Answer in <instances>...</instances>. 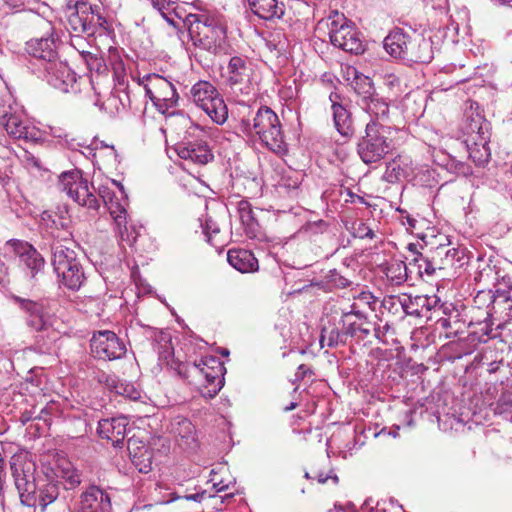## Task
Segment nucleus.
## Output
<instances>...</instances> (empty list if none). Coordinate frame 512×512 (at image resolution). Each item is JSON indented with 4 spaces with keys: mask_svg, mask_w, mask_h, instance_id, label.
Instances as JSON below:
<instances>
[{
    "mask_svg": "<svg viewBox=\"0 0 512 512\" xmlns=\"http://www.w3.org/2000/svg\"><path fill=\"white\" fill-rule=\"evenodd\" d=\"M146 95L150 98L156 110L161 114H168L175 109L179 95L175 86L168 79L159 74H148L141 81Z\"/></svg>",
    "mask_w": 512,
    "mask_h": 512,
    "instance_id": "nucleus-8",
    "label": "nucleus"
},
{
    "mask_svg": "<svg viewBox=\"0 0 512 512\" xmlns=\"http://www.w3.org/2000/svg\"><path fill=\"white\" fill-rule=\"evenodd\" d=\"M178 156L195 164L205 165L213 159V154L205 142L178 144L175 148Z\"/></svg>",
    "mask_w": 512,
    "mask_h": 512,
    "instance_id": "nucleus-24",
    "label": "nucleus"
},
{
    "mask_svg": "<svg viewBox=\"0 0 512 512\" xmlns=\"http://www.w3.org/2000/svg\"><path fill=\"white\" fill-rule=\"evenodd\" d=\"M84 57L91 69L95 68L97 71H100L105 66L101 58L92 55L90 52H87Z\"/></svg>",
    "mask_w": 512,
    "mask_h": 512,
    "instance_id": "nucleus-58",
    "label": "nucleus"
},
{
    "mask_svg": "<svg viewBox=\"0 0 512 512\" xmlns=\"http://www.w3.org/2000/svg\"><path fill=\"white\" fill-rule=\"evenodd\" d=\"M127 235H129L132 238V240H128V238L125 239L123 237H120L121 240L127 242L129 245H133L137 241L139 233H138V231L136 230V228L134 226H132V225L128 226L127 225Z\"/></svg>",
    "mask_w": 512,
    "mask_h": 512,
    "instance_id": "nucleus-62",
    "label": "nucleus"
},
{
    "mask_svg": "<svg viewBox=\"0 0 512 512\" xmlns=\"http://www.w3.org/2000/svg\"><path fill=\"white\" fill-rule=\"evenodd\" d=\"M51 250L52 266L55 273L65 272L69 266L80 262L75 250L65 244L53 242Z\"/></svg>",
    "mask_w": 512,
    "mask_h": 512,
    "instance_id": "nucleus-27",
    "label": "nucleus"
},
{
    "mask_svg": "<svg viewBox=\"0 0 512 512\" xmlns=\"http://www.w3.org/2000/svg\"><path fill=\"white\" fill-rule=\"evenodd\" d=\"M478 269L474 277L475 281L490 285L498 280L496 266L484 263L483 266H479Z\"/></svg>",
    "mask_w": 512,
    "mask_h": 512,
    "instance_id": "nucleus-46",
    "label": "nucleus"
},
{
    "mask_svg": "<svg viewBox=\"0 0 512 512\" xmlns=\"http://www.w3.org/2000/svg\"><path fill=\"white\" fill-rule=\"evenodd\" d=\"M490 312L487 311L486 312V318L484 321L482 322H478L477 324L480 326L479 328V331L483 334V335H486L490 338H495L497 336V334H494L493 333V322H492V319L490 317Z\"/></svg>",
    "mask_w": 512,
    "mask_h": 512,
    "instance_id": "nucleus-53",
    "label": "nucleus"
},
{
    "mask_svg": "<svg viewBox=\"0 0 512 512\" xmlns=\"http://www.w3.org/2000/svg\"><path fill=\"white\" fill-rule=\"evenodd\" d=\"M228 84L235 92L249 95L252 91V83L250 78V67L246 59L234 56L228 63Z\"/></svg>",
    "mask_w": 512,
    "mask_h": 512,
    "instance_id": "nucleus-12",
    "label": "nucleus"
},
{
    "mask_svg": "<svg viewBox=\"0 0 512 512\" xmlns=\"http://www.w3.org/2000/svg\"><path fill=\"white\" fill-rule=\"evenodd\" d=\"M228 263L241 273H252L259 269L257 258L252 251L243 248H233L227 253Z\"/></svg>",
    "mask_w": 512,
    "mask_h": 512,
    "instance_id": "nucleus-26",
    "label": "nucleus"
},
{
    "mask_svg": "<svg viewBox=\"0 0 512 512\" xmlns=\"http://www.w3.org/2000/svg\"><path fill=\"white\" fill-rule=\"evenodd\" d=\"M12 300L26 314L25 323L31 331L41 330L51 324V316L40 302L20 296H12Z\"/></svg>",
    "mask_w": 512,
    "mask_h": 512,
    "instance_id": "nucleus-14",
    "label": "nucleus"
},
{
    "mask_svg": "<svg viewBox=\"0 0 512 512\" xmlns=\"http://www.w3.org/2000/svg\"><path fill=\"white\" fill-rule=\"evenodd\" d=\"M5 246L10 248L20 258L21 262L30 271L32 277H35L38 272L43 270L45 259L29 242L11 239L6 242Z\"/></svg>",
    "mask_w": 512,
    "mask_h": 512,
    "instance_id": "nucleus-15",
    "label": "nucleus"
},
{
    "mask_svg": "<svg viewBox=\"0 0 512 512\" xmlns=\"http://www.w3.org/2000/svg\"><path fill=\"white\" fill-rule=\"evenodd\" d=\"M249 10L259 19L275 22L285 15L286 6L282 0H243Z\"/></svg>",
    "mask_w": 512,
    "mask_h": 512,
    "instance_id": "nucleus-21",
    "label": "nucleus"
},
{
    "mask_svg": "<svg viewBox=\"0 0 512 512\" xmlns=\"http://www.w3.org/2000/svg\"><path fill=\"white\" fill-rule=\"evenodd\" d=\"M439 263V259L435 256L430 258L422 253H417V255L411 259L409 265L411 267H416L417 273L422 277L424 274L428 276L433 275L436 269H438Z\"/></svg>",
    "mask_w": 512,
    "mask_h": 512,
    "instance_id": "nucleus-37",
    "label": "nucleus"
},
{
    "mask_svg": "<svg viewBox=\"0 0 512 512\" xmlns=\"http://www.w3.org/2000/svg\"><path fill=\"white\" fill-rule=\"evenodd\" d=\"M44 70L47 73L48 83L54 88L65 93L74 89L76 73L66 63L58 61L57 58L49 65H45Z\"/></svg>",
    "mask_w": 512,
    "mask_h": 512,
    "instance_id": "nucleus-17",
    "label": "nucleus"
},
{
    "mask_svg": "<svg viewBox=\"0 0 512 512\" xmlns=\"http://www.w3.org/2000/svg\"><path fill=\"white\" fill-rule=\"evenodd\" d=\"M443 310L444 317L437 320V324L446 330V337H458L465 332L467 327L466 319L462 313L452 304L439 305Z\"/></svg>",
    "mask_w": 512,
    "mask_h": 512,
    "instance_id": "nucleus-22",
    "label": "nucleus"
},
{
    "mask_svg": "<svg viewBox=\"0 0 512 512\" xmlns=\"http://www.w3.org/2000/svg\"><path fill=\"white\" fill-rule=\"evenodd\" d=\"M391 329V325L389 323H385L383 326L376 324V326L373 327L374 336L379 341L385 343V336Z\"/></svg>",
    "mask_w": 512,
    "mask_h": 512,
    "instance_id": "nucleus-57",
    "label": "nucleus"
},
{
    "mask_svg": "<svg viewBox=\"0 0 512 512\" xmlns=\"http://www.w3.org/2000/svg\"><path fill=\"white\" fill-rule=\"evenodd\" d=\"M87 14V21H91L89 36L96 34L99 29L103 30L104 32L109 31L108 21L101 13L100 6L91 5V10H88Z\"/></svg>",
    "mask_w": 512,
    "mask_h": 512,
    "instance_id": "nucleus-41",
    "label": "nucleus"
},
{
    "mask_svg": "<svg viewBox=\"0 0 512 512\" xmlns=\"http://www.w3.org/2000/svg\"><path fill=\"white\" fill-rule=\"evenodd\" d=\"M301 180L294 172L283 175L278 182L277 190L280 195H287L291 198L298 196Z\"/></svg>",
    "mask_w": 512,
    "mask_h": 512,
    "instance_id": "nucleus-39",
    "label": "nucleus"
},
{
    "mask_svg": "<svg viewBox=\"0 0 512 512\" xmlns=\"http://www.w3.org/2000/svg\"><path fill=\"white\" fill-rule=\"evenodd\" d=\"M436 254L439 257L440 263L438 265V269L440 270L446 268H461L467 263V257L464 249H446L445 247H438Z\"/></svg>",
    "mask_w": 512,
    "mask_h": 512,
    "instance_id": "nucleus-29",
    "label": "nucleus"
},
{
    "mask_svg": "<svg viewBox=\"0 0 512 512\" xmlns=\"http://www.w3.org/2000/svg\"><path fill=\"white\" fill-rule=\"evenodd\" d=\"M62 479L64 488L71 490L80 485L81 474L76 469H67L63 471Z\"/></svg>",
    "mask_w": 512,
    "mask_h": 512,
    "instance_id": "nucleus-48",
    "label": "nucleus"
},
{
    "mask_svg": "<svg viewBox=\"0 0 512 512\" xmlns=\"http://www.w3.org/2000/svg\"><path fill=\"white\" fill-rule=\"evenodd\" d=\"M314 478H316L319 484H325L328 480H332L334 485L339 484V477L335 473L334 469H330L328 472H314Z\"/></svg>",
    "mask_w": 512,
    "mask_h": 512,
    "instance_id": "nucleus-51",
    "label": "nucleus"
},
{
    "mask_svg": "<svg viewBox=\"0 0 512 512\" xmlns=\"http://www.w3.org/2000/svg\"><path fill=\"white\" fill-rule=\"evenodd\" d=\"M359 105L372 117L371 120L380 121L387 118L389 113V105L376 93L363 102H358Z\"/></svg>",
    "mask_w": 512,
    "mask_h": 512,
    "instance_id": "nucleus-34",
    "label": "nucleus"
},
{
    "mask_svg": "<svg viewBox=\"0 0 512 512\" xmlns=\"http://www.w3.org/2000/svg\"><path fill=\"white\" fill-rule=\"evenodd\" d=\"M489 301V304L490 303H495L497 302V298L494 296V294H492L491 290H488V291H479L474 299V302L476 304H482L483 302L485 301Z\"/></svg>",
    "mask_w": 512,
    "mask_h": 512,
    "instance_id": "nucleus-56",
    "label": "nucleus"
},
{
    "mask_svg": "<svg viewBox=\"0 0 512 512\" xmlns=\"http://www.w3.org/2000/svg\"><path fill=\"white\" fill-rule=\"evenodd\" d=\"M127 425L128 420L124 416L102 419L98 422L97 433L101 438L111 441L114 447L120 448L124 444Z\"/></svg>",
    "mask_w": 512,
    "mask_h": 512,
    "instance_id": "nucleus-20",
    "label": "nucleus"
},
{
    "mask_svg": "<svg viewBox=\"0 0 512 512\" xmlns=\"http://www.w3.org/2000/svg\"><path fill=\"white\" fill-rule=\"evenodd\" d=\"M220 232V228L215 221L211 218H207L204 226V234L207 237V241L211 245H217L216 236Z\"/></svg>",
    "mask_w": 512,
    "mask_h": 512,
    "instance_id": "nucleus-49",
    "label": "nucleus"
},
{
    "mask_svg": "<svg viewBox=\"0 0 512 512\" xmlns=\"http://www.w3.org/2000/svg\"><path fill=\"white\" fill-rule=\"evenodd\" d=\"M91 352L99 359L116 360L126 353L125 344L119 337L109 330L98 331L90 341Z\"/></svg>",
    "mask_w": 512,
    "mask_h": 512,
    "instance_id": "nucleus-11",
    "label": "nucleus"
},
{
    "mask_svg": "<svg viewBox=\"0 0 512 512\" xmlns=\"http://www.w3.org/2000/svg\"><path fill=\"white\" fill-rule=\"evenodd\" d=\"M178 445L184 450H195L197 447L196 431L192 422L180 418L172 423L171 428Z\"/></svg>",
    "mask_w": 512,
    "mask_h": 512,
    "instance_id": "nucleus-25",
    "label": "nucleus"
},
{
    "mask_svg": "<svg viewBox=\"0 0 512 512\" xmlns=\"http://www.w3.org/2000/svg\"><path fill=\"white\" fill-rule=\"evenodd\" d=\"M34 333L35 350L43 354L51 353L58 338V332L53 328L52 323L41 330L34 331Z\"/></svg>",
    "mask_w": 512,
    "mask_h": 512,
    "instance_id": "nucleus-32",
    "label": "nucleus"
},
{
    "mask_svg": "<svg viewBox=\"0 0 512 512\" xmlns=\"http://www.w3.org/2000/svg\"><path fill=\"white\" fill-rule=\"evenodd\" d=\"M25 50L31 57L43 62V67L58 58L56 40L53 33L48 37L33 38L26 42Z\"/></svg>",
    "mask_w": 512,
    "mask_h": 512,
    "instance_id": "nucleus-19",
    "label": "nucleus"
},
{
    "mask_svg": "<svg viewBox=\"0 0 512 512\" xmlns=\"http://www.w3.org/2000/svg\"><path fill=\"white\" fill-rule=\"evenodd\" d=\"M463 133L469 158L477 166L486 165L491 157L488 146L491 137L490 123L479 114L471 115L466 119Z\"/></svg>",
    "mask_w": 512,
    "mask_h": 512,
    "instance_id": "nucleus-6",
    "label": "nucleus"
},
{
    "mask_svg": "<svg viewBox=\"0 0 512 512\" xmlns=\"http://www.w3.org/2000/svg\"><path fill=\"white\" fill-rule=\"evenodd\" d=\"M106 147V156L113 162H118V153L113 145L105 146Z\"/></svg>",
    "mask_w": 512,
    "mask_h": 512,
    "instance_id": "nucleus-64",
    "label": "nucleus"
},
{
    "mask_svg": "<svg viewBox=\"0 0 512 512\" xmlns=\"http://www.w3.org/2000/svg\"><path fill=\"white\" fill-rule=\"evenodd\" d=\"M190 94L193 102L200 107L214 123L222 125L226 122L228 118L227 105L212 83L200 80L192 86Z\"/></svg>",
    "mask_w": 512,
    "mask_h": 512,
    "instance_id": "nucleus-7",
    "label": "nucleus"
},
{
    "mask_svg": "<svg viewBox=\"0 0 512 512\" xmlns=\"http://www.w3.org/2000/svg\"><path fill=\"white\" fill-rule=\"evenodd\" d=\"M320 345L324 347L325 342L326 345L330 348L336 347L340 344L344 345L346 343V334L344 333V329L339 330L338 328H333L328 330L327 328H323L321 330L320 335Z\"/></svg>",
    "mask_w": 512,
    "mask_h": 512,
    "instance_id": "nucleus-42",
    "label": "nucleus"
},
{
    "mask_svg": "<svg viewBox=\"0 0 512 512\" xmlns=\"http://www.w3.org/2000/svg\"><path fill=\"white\" fill-rule=\"evenodd\" d=\"M237 211L246 235L249 238L257 237L259 225L254 217L251 204L247 200H241L238 202Z\"/></svg>",
    "mask_w": 512,
    "mask_h": 512,
    "instance_id": "nucleus-33",
    "label": "nucleus"
},
{
    "mask_svg": "<svg viewBox=\"0 0 512 512\" xmlns=\"http://www.w3.org/2000/svg\"><path fill=\"white\" fill-rule=\"evenodd\" d=\"M10 469L18 492L20 503L29 508H39L45 512L60 493L59 482L47 476H35V464L25 454H14L10 459Z\"/></svg>",
    "mask_w": 512,
    "mask_h": 512,
    "instance_id": "nucleus-1",
    "label": "nucleus"
},
{
    "mask_svg": "<svg viewBox=\"0 0 512 512\" xmlns=\"http://www.w3.org/2000/svg\"><path fill=\"white\" fill-rule=\"evenodd\" d=\"M51 235L54 239L53 242H59V243H73V233L71 231V228L61 229L57 232H51Z\"/></svg>",
    "mask_w": 512,
    "mask_h": 512,
    "instance_id": "nucleus-52",
    "label": "nucleus"
},
{
    "mask_svg": "<svg viewBox=\"0 0 512 512\" xmlns=\"http://www.w3.org/2000/svg\"><path fill=\"white\" fill-rule=\"evenodd\" d=\"M167 365L190 384H202L204 381L201 394L206 398H214L223 387L226 369L215 356H205L193 363L181 362L172 356Z\"/></svg>",
    "mask_w": 512,
    "mask_h": 512,
    "instance_id": "nucleus-2",
    "label": "nucleus"
},
{
    "mask_svg": "<svg viewBox=\"0 0 512 512\" xmlns=\"http://www.w3.org/2000/svg\"><path fill=\"white\" fill-rule=\"evenodd\" d=\"M329 100L331 102L334 127L342 137L351 139L355 134L351 111L343 103L342 97L338 93L332 92L329 95Z\"/></svg>",
    "mask_w": 512,
    "mask_h": 512,
    "instance_id": "nucleus-16",
    "label": "nucleus"
},
{
    "mask_svg": "<svg viewBox=\"0 0 512 512\" xmlns=\"http://www.w3.org/2000/svg\"><path fill=\"white\" fill-rule=\"evenodd\" d=\"M156 341H158L159 343L163 342L164 344L161 345V347L169 349L171 338L168 333L161 331L158 333V335H156Z\"/></svg>",
    "mask_w": 512,
    "mask_h": 512,
    "instance_id": "nucleus-63",
    "label": "nucleus"
},
{
    "mask_svg": "<svg viewBox=\"0 0 512 512\" xmlns=\"http://www.w3.org/2000/svg\"><path fill=\"white\" fill-rule=\"evenodd\" d=\"M391 127L381 121L370 120L357 143V155L366 165L380 163L392 150Z\"/></svg>",
    "mask_w": 512,
    "mask_h": 512,
    "instance_id": "nucleus-5",
    "label": "nucleus"
},
{
    "mask_svg": "<svg viewBox=\"0 0 512 512\" xmlns=\"http://www.w3.org/2000/svg\"><path fill=\"white\" fill-rule=\"evenodd\" d=\"M356 233L358 235V237L360 238H369V239H373L375 234L373 232V230L368 227L365 223L363 222H360L358 224V227L356 229Z\"/></svg>",
    "mask_w": 512,
    "mask_h": 512,
    "instance_id": "nucleus-59",
    "label": "nucleus"
},
{
    "mask_svg": "<svg viewBox=\"0 0 512 512\" xmlns=\"http://www.w3.org/2000/svg\"><path fill=\"white\" fill-rule=\"evenodd\" d=\"M330 23L329 37L332 45L352 54H362L365 44L360 33L343 14L334 12Z\"/></svg>",
    "mask_w": 512,
    "mask_h": 512,
    "instance_id": "nucleus-10",
    "label": "nucleus"
},
{
    "mask_svg": "<svg viewBox=\"0 0 512 512\" xmlns=\"http://www.w3.org/2000/svg\"><path fill=\"white\" fill-rule=\"evenodd\" d=\"M325 279L327 284L338 289L348 288L354 284V281L349 277V275L337 269L329 270L325 275Z\"/></svg>",
    "mask_w": 512,
    "mask_h": 512,
    "instance_id": "nucleus-43",
    "label": "nucleus"
},
{
    "mask_svg": "<svg viewBox=\"0 0 512 512\" xmlns=\"http://www.w3.org/2000/svg\"><path fill=\"white\" fill-rule=\"evenodd\" d=\"M77 510L81 512H111V498L100 487L91 485L81 494Z\"/></svg>",
    "mask_w": 512,
    "mask_h": 512,
    "instance_id": "nucleus-18",
    "label": "nucleus"
},
{
    "mask_svg": "<svg viewBox=\"0 0 512 512\" xmlns=\"http://www.w3.org/2000/svg\"><path fill=\"white\" fill-rule=\"evenodd\" d=\"M340 323L344 329L346 337L350 336L352 338H357L358 340H364L367 338V330L365 331L362 327L363 324L360 320L351 319V316L342 314Z\"/></svg>",
    "mask_w": 512,
    "mask_h": 512,
    "instance_id": "nucleus-40",
    "label": "nucleus"
},
{
    "mask_svg": "<svg viewBox=\"0 0 512 512\" xmlns=\"http://www.w3.org/2000/svg\"><path fill=\"white\" fill-rule=\"evenodd\" d=\"M98 195L105 205L111 202L112 199H115L116 197L115 193L108 186L105 185L99 186Z\"/></svg>",
    "mask_w": 512,
    "mask_h": 512,
    "instance_id": "nucleus-55",
    "label": "nucleus"
},
{
    "mask_svg": "<svg viewBox=\"0 0 512 512\" xmlns=\"http://www.w3.org/2000/svg\"><path fill=\"white\" fill-rule=\"evenodd\" d=\"M116 394L132 400L140 398V392L132 384L122 381L118 384V387H116Z\"/></svg>",
    "mask_w": 512,
    "mask_h": 512,
    "instance_id": "nucleus-50",
    "label": "nucleus"
},
{
    "mask_svg": "<svg viewBox=\"0 0 512 512\" xmlns=\"http://www.w3.org/2000/svg\"><path fill=\"white\" fill-rule=\"evenodd\" d=\"M112 184L119 188L123 202H121L120 199L116 196L115 199H112V201L107 203L105 206L114 219L120 237L132 240V238L127 235V211L125 208L127 196L125 194L124 187L121 185V183L116 181H112Z\"/></svg>",
    "mask_w": 512,
    "mask_h": 512,
    "instance_id": "nucleus-23",
    "label": "nucleus"
},
{
    "mask_svg": "<svg viewBox=\"0 0 512 512\" xmlns=\"http://www.w3.org/2000/svg\"><path fill=\"white\" fill-rule=\"evenodd\" d=\"M102 377L105 378V386L116 393V387H118L121 381L116 376L106 373H102Z\"/></svg>",
    "mask_w": 512,
    "mask_h": 512,
    "instance_id": "nucleus-60",
    "label": "nucleus"
},
{
    "mask_svg": "<svg viewBox=\"0 0 512 512\" xmlns=\"http://www.w3.org/2000/svg\"><path fill=\"white\" fill-rule=\"evenodd\" d=\"M313 371L305 364H301L298 366L297 371L294 375V379L292 381L293 384H298L301 382L306 376L312 375Z\"/></svg>",
    "mask_w": 512,
    "mask_h": 512,
    "instance_id": "nucleus-54",
    "label": "nucleus"
},
{
    "mask_svg": "<svg viewBox=\"0 0 512 512\" xmlns=\"http://www.w3.org/2000/svg\"><path fill=\"white\" fill-rule=\"evenodd\" d=\"M56 275L61 285L73 291L79 290L85 281L84 270L80 262L69 266L65 272H57Z\"/></svg>",
    "mask_w": 512,
    "mask_h": 512,
    "instance_id": "nucleus-31",
    "label": "nucleus"
},
{
    "mask_svg": "<svg viewBox=\"0 0 512 512\" xmlns=\"http://www.w3.org/2000/svg\"><path fill=\"white\" fill-rule=\"evenodd\" d=\"M392 301L398 302L406 315L430 318V312L437 308L439 299L436 296L401 294Z\"/></svg>",
    "mask_w": 512,
    "mask_h": 512,
    "instance_id": "nucleus-13",
    "label": "nucleus"
},
{
    "mask_svg": "<svg viewBox=\"0 0 512 512\" xmlns=\"http://www.w3.org/2000/svg\"><path fill=\"white\" fill-rule=\"evenodd\" d=\"M266 46L270 51L281 54L286 50L287 41L284 34L280 32L272 33L266 38Z\"/></svg>",
    "mask_w": 512,
    "mask_h": 512,
    "instance_id": "nucleus-47",
    "label": "nucleus"
},
{
    "mask_svg": "<svg viewBox=\"0 0 512 512\" xmlns=\"http://www.w3.org/2000/svg\"><path fill=\"white\" fill-rule=\"evenodd\" d=\"M91 10V4L86 1L75 3V12L68 17L70 28L77 33H85L89 36L91 21H87V11Z\"/></svg>",
    "mask_w": 512,
    "mask_h": 512,
    "instance_id": "nucleus-30",
    "label": "nucleus"
},
{
    "mask_svg": "<svg viewBox=\"0 0 512 512\" xmlns=\"http://www.w3.org/2000/svg\"><path fill=\"white\" fill-rule=\"evenodd\" d=\"M407 176V171L401 167L397 160H393L387 164L383 178L388 183H396Z\"/></svg>",
    "mask_w": 512,
    "mask_h": 512,
    "instance_id": "nucleus-45",
    "label": "nucleus"
},
{
    "mask_svg": "<svg viewBox=\"0 0 512 512\" xmlns=\"http://www.w3.org/2000/svg\"><path fill=\"white\" fill-rule=\"evenodd\" d=\"M152 7L156 9L165 21L173 27H177L175 18L181 19L176 12V3L172 0H148Z\"/></svg>",
    "mask_w": 512,
    "mask_h": 512,
    "instance_id": "nucleus-38",
    "label": "nucleus"
},
{
    "mask_svg": "<svg viewBox=\"0 0 512 512\" xmlns=\"http://www.w3.org/2000/svg\"><path fill=\"white\" fill-rule=\"evenodd\" d=\"M383 44L390 56L410 63L428 64L434 58L430 38L416 33L409 34L401 28L390 31Z\"/></svg>",
    "mask_w": 512,
    "mask_h": 512,
    "instance_id": "nucleus-4",
    "label": "nucleus"
},
{
    "mask_svg": "<svg viewBox=\"0 0 512 512\" xmlns=\"http://www.w3.org/2000/svg\"><path fill=\"white\" fill-rule=\"evenodd\" d=\"M238 129L246 136H257L266 148L276 154H285L288 150L280 120L270 107H260L252 120L242 118Z\"/></svg>",
    "mask_w": 512,
    "mask_h": 512,
    "instance_id": "nucleus-3",
    "label": "nucleus"
},
{
    "mask_svg": "<svg viewBox=\"0 0 512 512\" xmlns=\"http://www.w3.org/2000/svg\"><path fill=\"white\" fill-rule=\"evenodd\" d=\"M59 187L81 206L95 210L100 206V201L94 194V187L89 186L88 181L83 178L82 171L79 169L63 172L59 176Z\"/></svg>",
    "mask_w": 512,
    "mask_h": 512,
    "instance_id": "nucleus-9",
    "label": "nucleus"
},
{
    "mask_svg": "<svg viewBox=\"0 0 512 512\" xmlns=\"http://www.w3.org/2000/svg\"><path fill=\"white\" fill-rule=\"evenodd\" d=\"M408 267L405 262L393 260L386 264L384 273L388 282L393 286H400L407 281Z\"/></svg>",
    "mask_w": 512,
    "mask_h": 512,
    "instance_id": "nucleus-36",
    "label": "nucleus"
},
{
    "mask_svg": "<svg viewBox=\"0 0 512 512\" xmlns=\"http://www.w3.org/2000/svg\"><path fill=\"white\" fill-rule=\"evenodd\" d=\"M2 124L7 133L15 139H28L30 136L29 127L15 114L4 115Z\"/></svg>",
    "mask_w": 512,
    "mask_h": 512,
    "instance_id": "nucleus-35",
    "label": "nucleus"
},
{
    "mask_svg": "<svg viewBox=\"0 0 512 512\" xmlns=\"http://www.w3.org/2000/svg\"><path fill=\"white\" fill-rule=\"evenodd\" d=\"M42 220L46 222L47 226L52 229L51 232H57L61 229L71 228V220L58 213H49L47 211L42 213Z\"/></svg>",
    "mask_w": 512,
    "mask_h": 512,
    "instance_id": "nucleus-44",
    "label": "nucleus"
},
{
    "mask_svg": "<svg viewBox=\"0 0 512 512\" xmlns=\"http://www.w3.org/2000/svg\"><path fill=\"white\" fill-rule=\"evenodd\" d=\"M347 74L352 76L351 87L359 96V102H363L375 94L373 81L370 77L360 73L356 68H348Z\"/></svg>",
    "mask_w": 512,
    "mask_h": 512,
    "instance_id": "nucleus-28",
    "label": "nucleus"
},
{
    "mask_svg": "<svg viewBox=\"0 0 512 512\" xmlns=\"http://www.w3.org/2000/svg\"><path fill=\"white\" fill-rule=\"evenodd\" d=\"M342 314H347V316H351V319L360 321L367 316L363 311L356 309L355 305H352L349 311H342Z\"/></svg>",
    "mask_w": 512,
    "mask_h": 512,
    "instance_id": "nucleus-61",
    "label": "nucleus"
}]
</instances>
